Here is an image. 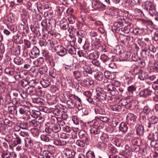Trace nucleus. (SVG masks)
Instances as JSON below:
<instances>
[{"label":"nucleus","mask_w":158,"mask_h":158,"mask_svg":"<svg viewBox=\"0 0 158 158\" xmlns=\"http://www.w3.org/2000/svg\"><path fill=\"white\" fill-rule=\"evenodd\" d=\"M96 95L93 98L94 100L97 102H103L106 100L107 94L101 87L96 89Z\"/></svg>","instance_id":"1"},{"label":"nucleus","mask_w":158,"mask_h":158,"mask_svg":"<svg viewBox=\"0 0 158 158\" xmlns=\"http://www.w3.org/2000/svg\"><path fill=\"white\" fill-rule=\"evenodd\" d=\"M91 135V139L94 142L98 140L101 132L99 126L93 127L89 129Z\"/></svg>","instance_id":"2"},{"label":"nucleus","mask_w":158,"mask_h":158,"mask_svg":"<svg viewBox=\"0 0 158 158\" xmlns=\"http://www.w3.org/2000/svg\"><path fill=\"white\" fill-rule=\"evenodd\" d=\"M41 78L42 79L40 83L43 87L46 88L50 85L51 79L48 75H44V76Z\"/></svg>","instance_id":"3"},{"label":"nucleus","mask_w":158,"mask_h":158,"mask_svg":"<svg viewBox=\"0 0 158 158\" xmlns=\"http://www.w3.org/2000/svg\"><path fill=\"white\" fill-rule=\"evenodd\" d=\"M116 149L113 145L111 144L108 145V151L110 153L112 154L110 155L109 156L110 158H122V157L113 154L116 152Z\"/></svg>","instance_id":"4"},{"label":"nucleus","mask_w":158,"mask_h":158,"mask_svg":"<svg viewBox=\"0 0 158 158\" xmlns=\"http://www.w3.org/2000/svg\"><path fill=\"white\" fill-rule=\"evenodd\" d=\"M119 103L123 107V109L124 107L127 109H129L131 107V102L127 98L121 99Z\"/></svg>","instance_id":"5"},{"label":"nucleus","mask_w":158,"mask_h":158,"mask_svg":"<svg viewBox=\"0 0 158 158\" xmlns=\"http://www.w3.org/2000/svg\"><path fill=\"white\" fill-rule=\"evenodd\" d=\"M72 94H69L68 96V99L67 102V107L70 109L74 108L76 105L74 98Z\"/></svg>","instance_id":"6"},{"label":"nucleus","mask_w":158,"mask_h":158,"mask_svg":"<svg viewBox=\"0 0 158 158\" xmlns=\"http://www.w3.org/2000/svg\"><path fill=\"white\" fill-rule=\"evenodd\" d=\"M56 53L60 56H63L66 53V50L61 45H58L55 47Z\"/></svg>","instance_id":"7"},{"label":"nucleus","mask_w":158,"mask_h":158,"mask_svg":"<svg viewBox=\"0 0 158 158\" xmlns=\"http://www.w3.org/2000/svg\"><path fill=\"white\" fill-rule=\"evenodd\" d=\"M102 141H100L98 143V147L102 150H105L107 147V144L106 142H107L109 139L108 138L104 139L103 136L101 137Z\"/></svg>","instance_id":"8"},{"label":"nucleus","mask_w":158,"mask_h":158,"mask_svg":"<svg viewBox=\"0 0 158 158\" xmlns=\"http://www.w3.org/2000/svg\"><path fill=\"white\" fill-rule=\"evenodd\" d=\"M152 92L150 88L145 89L141 90L139 93V95L140 97L143 98H147L150 96Z\"/></svg>","instance_id":"9"},{"label":"nucleus","mask_w":158,"mask_h":158,"mask_svg":"<svg viewBox=\"0 0 158 158\" xmlns=\"http://www.w3.org/2000/svg\"><path fill=\"white\" fill-rule=\"evenodd\" d=\"M136 116L132 113H129L126 117V121L128 124H134L136 120Z\"/></svg>","instance_id":"10"},{"label":"nucleus","mask_w":158,"mask_h":158,"mask_svg":"<svg viewBox=\"0 0 158 158\" xmlns=\"http://www.w3.org/2000/svg\"><path fill=\"white\" fill-rule=\"evenodd\" d=\"M40 54V51L39 49L36 47H34L33 48L31 52L29 53V55L30 57L34 59L38 56Z\"/></svg>","instance_id":"11"},{"label":"nucleus","mask_w":158,"mask_h":158,"mask_svg":"<svg viewBox=\"0 0 158 158\" xmlns=\"http://www.w3.org/2000/svg\"><path fill=\"white\" fill-rule=\"evenodd\" d=\"M93 84L94 81L88 78H85L81 82V85L85 87H89Z\"/></svg>","instance_id":"12"},{"label":"nucleus","mask_w":158,"mask_h":158,"mask_svg":"<svg viewBox=\"0 0 158 158\" xmlns=\"http://www.w3.org/2000/svg\"><path fill=\"white\" fill-rule=\"evenodd\" d=\"M148 47L147 48L145 49H141V55L143 57L147 58L148 56H149V58L151 59L154 58V56L151 54H150V50L148 49Z\"/></svg>","instance_id":"13"},{"label":"nucleus","mask_w":158,"mask_h":158,"mask_svg":"<svg viewBox=\"0 0 158 158\" xmlns=\"http://www.w3.org/2000/svg\"><path fill=\"white\" fill-rule=\"evenodd\" d=\"M25 146L28 149L31 150L33 148L34 141L30 138L26 137L24 139Z\"/></svg>","instance_id":"14"},{"label":"nucleus","mask_w":158,"mask_h":158,"mask_svg":"<svg viewBox=\"0 0 158 158\" xmlns=\"http://www.w3.org/2000/svg\"><path fill=\"white\" fill-rule=\"evenodd\" d=\"M18 112L21 114H30V109L29 108L24 107H19L17 106Z\"/></svg>","instance_id":"15"},{"label":"nucleus","mask_w":158,"mask_h":158,"mask_svg":"<svg viewBox=\"0 0 158 158\" xmlns=\"http://www.w3.org/2000/svg\"><path fill=\"white\" fill-rule=\"evenodd\" d=\"M66 47V51H67L71 55L76 54V50L74 47L71 45L70 43L68 42L67 45H65Z\"/></svg>","instance_id":"16"},{"label":"nucleus","mask_w":158,"mask_h":158,"mask_svg":"<svg viewBox=\"0 0 158 158\" xmlns=\"http://www.w3.org/2000/svg\"><path fill=\"white\" fill-rule=\"evenodd\" d=\"M76 152L73 150L68 148H66L64 150V154L68 158H73L75 155Z\"/></svg>","instance_id":"17"},{"label":"nucleus","mask_w":158,"mask_h":158,"mask_svg":"<svg viewBox=\"0 0 158 158\" xmlns=\"http://www.w3.org/2000/svg\"><path fill=\"white\" fill-rule=\"evenodd\" d=\"M137 134L139 136H143L144 134V129L143 127L141 125L137 124L135 126Z\"/></svg>","instance_id":"18"},{"label":"nucleus","mask_w":158,"mask_h":158,"mask_svg":"<svg viewBox=\"0 0 158 158\" xmlns=\"http://www.w3.org/2000/svg\"><path fill=\"white\" fill-rule=\"evenodd\" d=\"M8 111L10 114H13L14 115H17L18 114L17 106H9L8 108Z\"/></svg>","instance_id":"19"},{"label":"nucleus","mask_w":158,"mask_h":158,"mask_svg":"<svg viewBox=\"0 0 158 158\" xmlns=\"http://www.w3.org/2000/svg\"><path fill=\"white\" fill-rule=\"evenodd\" d=\"M32 102L36 104L38 106L44 105V101L43 99L40 98H32Z\"/></svg>","instance_id":"20"},{"label":"nucleus","mask_w":158,"mask_h":158,"mask_svg":"<svg viewBox=\"0 0 158 158\" xmlns=\"http://www.w3.org/2000/svg\"><path fill=\"white\" fill-rule=\"evenodd\" d=\"M119 129L120 131L123 133H125L127 131L128 127L125 123L122 122L119 125Z\"/></svg>","instance_id":"21"},{"label":"nucleus","mask_w":158,"mask_h":158,"mask_svg":"<svg viewBox=\"0 0 158 158\" xmlns=\"http://www.w3.org/2000/svg\"><path fill=\"white\" fill-rule=\"evenodd\" d=\"M60 26L61 27L64 29L66 30L69 27V24L67 20L63 19L60 21Z\"/></svg>","instance_id":"22"},{"label":"nucleus","mask_w":158,"mask_h":158,"mask_svg":"<svg viewBox=\"0 0 158 158\" xmlns=\"http://www.w3.org/2000/svg\"><path fill=\"white\" fill-rule=\"evenodd\" d=\"M124 77L125 78L127 81L129 82L132 81L135 78L134 74H132L131 73L128 72L125 73Z\"/></svg>","instance_id":"23"},{"label":"nucleus","mask_w":158,"mask_h":158,"mask_svg":"<svg viewBox=\"0 0 158 158\" xmlns=\"http://www.w3.org/2000/svg\"><path fill=\"white\" fill-rule=\"evenodd\" d=\"M138 77L141 80H144L148 78V74L147 73L142 72H140L136 74Z\"/></svg>","instance_id":"24"},{"label":"nucleus","mask_w":158,"mask_h":158,"mask_svg":"<svg viewBox=\"0 0 158 158\" xmlns=\"http://www.w3.org/2000/svg\"><path fill=\"white\" fill-rule=\"evenodd\" d=\"M7 87V85L3 82L0 81V94H3L6 92Z\"/></svg>","instance_id":"25"},{"label":"nucleus","mask_w":158,"mask_h":158,"mask_svg":"<svg viewBox=\"0 0 158 158\" xmlns=\"http://www.w3.org/2000/svg\"><path fill=\"white\" fill-rule=\"evenodd\" d=\"M42 134L40 136V138L41 139L45 142H48L51 140V136L50 135V134Z\"/></svg>","instance_id":"26"},{"label":"nucleus","mask_w":158,"mask_h":158,"mask_svg":"<svg viewBox=\"0 0 158 158\" xmlns=\"http://www.w3.org/2000/svg\"><path fill=\"white\" fill-rule=\"evenodd\" d=\"M111 109L113 111L119 112L122 110L123 107L120 105L119 103L111 106Z\"/></svg>","instance_id":"27"},{"label":"nucleus","mask_w":158,"mask_h":158,"mask_svg":"<svg viewBox=\"0 0 158 158\" xmlns=\"http://www.w3.org/2000/svg\"><path fill=\"white\" fill-rule=\"evenodd\" d=\"M104 76L106 79H112L115 77L114 73L110 71H106L104 73Z\"/></svg>","instance_id":"28"},{"label":"nucleus","mask_w":158,"mask_h":158,"mask_svg":"<svg viewBox=\"0 0 158 158\" xmlns=\"http://www.w3.org/2000/svg\"><path fill=\"white\" fill-rule=\"evenodd\" d=\"M47 67L45 66L40 67L39 68L38 71L41 75V77L44 76V75H47L46 73L47 72Z\"/></svg>","instance_id":"29"},{"label":"nucleus","mask_w":158,"mask_h":158,"mask_svg":"<svg viewBox=\"0 0 158 158\" xmlns=\"http://www.w3.org/2000/svg\"><path fill=\"white\" fill-rule=\"evenodd\" d=\"M53 143L56 145L61 146L66 145V142L63 140H60L57 139L54 140Z\"/></svg>","instance_id":"30"},{"label":"nucleus","mask_w":158,"mask_h":158,"mask_svg":"<svg viewBox=\"0 0 158 158\" xmlns=\"http://www.w3.org/2000/svg\"><path fill=\"white\" fill-rule=\"evenodd\" d=\"M27 93L29 95H32L36 93V89L33 86H28L26 89Z\"/></svg>","instance_id":"31"},{"label":"nucleus","mask_w":158,"mask_h":158,"mask_svg":"<svg viewBox=\"0 0 158 158\" xmlns=\"http://www.w3.org/2000/svg\"><path fill=\"white\" fill-rule=\"evenodd\" d=\"M96 119H98L103 123H107L110 120V119L108 118L107 117L104 115H97L95 117Z\"/></svg>","instance_id":"32"},{"label":"nucleus","mask_w":158,"mask_h":158,"mask_svg":"<svg viewBox=\"0 0 158 158\" xmlns=\"http://www.w3.org/2000/svg\"><path fill=\"white\" fill-rule=\"evenodd\" d=\"M52 130L53 132H58L61 130V127L59 125H54L50 126L49 128Z\"/></svg>","instance_id":"33"},{"label":"nucleus","mask_w":158,"mask_h":158,"mask_svg":"<svg viewBox=\"0 0 158 158\" xmlns=\"http://www.w3.org/2000/svg\"><path fill=\"white\" fill-rule=\"evenodd\" d=\"M5 73L10 76L13 75L15 73V71L14 69L10 67H6L4 70Z\"/></svg>","instance_id":"34"},{"label":"nucleus","mask_w":158,"mask_h":158,"mask_svg":"<svg viewBox=\"0 0 158 158\" xmlns=\"http://www.w3.org/2000/svg\"><path fill=\"white\" fill-rule=\"evenodd\" d=\"M99 55L100 53L98 51H95L90 54L89 55V57L90 59L92 60L97 59L99 57Z\"/></svg>","instance_id":"35"},{"label":"nucleus","mask_w":158,"mask_h":158,"mask_svg":"<svg viewBox=\"0 0 158 158\" xmlns=\"http://www.w3.org/2000/svg\"><path fill=\"white\" fill-rule=\"evenodd\" d=\"M123 25V23L121 21L115 22L114 23L112 27V28L116 31L118 28L121 27Z\"/></svg>","instance_id":"36"},{"label":"nucleus","mask_w":158,"mask_h":158,"mask_svg":"<svg viewBox=\"0 0 158 158\" xmlns=\"http://www.w3.org/2000/svg\"><path fill=\"white\" fill-rule=\"evenodd\" d=\"M94 77L96 79L100 81L104 78V75L102 73L99 71L94 74Z\"/></svg>","instance_id":"37"},{"label":"nucleus","mask_w":158,"mask_h":158,"mask_svg":"<svg viewBox=\"0 0 158 158\" xmlns=\"http://www.w3.org/2000/svg\"><path fill=\"white\" fill-rule=\"evenodd\" d=\"M136 90V88L133 85H131L127 88V90L129 93L128 95L129 97H132L133 93Z\"/></svg>","instance_id":"38"},{"label":"nucleus","mask_w":158,"mask_h":158,"mask_svg":"<svg viewBox=\"0 0 158 158\" xmlns=\"http://www.w3.org/2000/svg\"><path fill=\"white\" fill-rule=\"evenodd\" d=\"M40 124V123L35 119L32 120L29 122V126L31 127H36Z\"/></svg>","instance_id":"39"},{"label":"nucleus","mask_w":158,"mask_h":158,"mask_svg":"<svg viewBox=\"0 0 158 158\" xmlns=\"http://www.w3.org/2000/svg\"><path fill=\"white\" fill-rule=\"evenodd\" d=\"M149 14L153 17V19L158 21V13L156 11V10H154V11H150Z\"/></svg>","instance_id":"40"},{"label":"nucleus","mask_w":158,"mask_h":158,"mask_svg":"<svg viewBox=\"0 0 158 158\" xmlns=\"http://www.w3.org/2000/svg\"><path fill=\"white\" fill-rule=\"evenodd\" d=\"M95 112L97 115H104L105 113V112L100 107L95 109Z\"/></svg>","instance_id":"41"},{"label":"nucleus","mask_w":158,"mask_h":158,"mask_svg":"<svg viewBox=\"0 0 158 158\" xmlns=\"http://www.w3.org/2000/svg\"><path fill=\"white\" fill-rule=\"evenodd\" d=\"M14 62L17 65H20L23 63V60L19 57L17 56L14 59Z\"/></svg>","instance_id":"42"},{"label":"nucleus","mask_w":158,"mask_h":158,"mask_svg":"<svg viewBox=\"0 0 158 158\" xmlns=\"http://www.w3.org/2000/svg\"><path fill=\"white\" fill-rule=\"evenodd\" d=\"M45 131L46 132L50 133V135L51 136V139L53 138L54 140L55 139H56L58 138L59 135L58 132H53L52 133H51V132L48 131V129H46Z\"/></svg>","instance_id":"43"},{"label":"nucleus","mask_w":158,"mask_h":158,"mask_svg":"<svg viewBox=\"0 0 158 158\" xmlns=\"http://www.w3.org/2000/svg\"><path fill=\"white\" fill-rule=\"evenodd\" d=\"M82 68L83 69V71L85 72L86 73L91 74L92 73V71L90 67L87 65L82 66Z\"/></svg>","instance_id":"44"},{"label":"nucleus","mask_w":158,"mask_h":158,"mask_svg":"<svg viewBox=\"0 0 158 158\" xmlns=\"http://www.w3.org/2000/svg\"><path fill=\"white\" fill-rule=\"evenodd\" d=\"M44 62V59L42 57L38 58L35 61V64L37 66H39L42 64Z\"/></svg>","instance_id":"45"},{"label":"nucleus","mask_w":158,"mask_h":158,"mask_svg":"<svg viewBox=\"0 0 158 158\" xmlns=\"http://www.w3.org/2000/svg\"><path fill=\"white\" fill-rule=\"evenodd\" d=\"M20 76L21 77V79L23 80L27 78L28 76V73L27 71L25 70H23L20 73Z\"/></svg>","instance_id":"46"},{"label":"nucleus","mask_w":158,"mask_h":158,"mask_svg":"<svg viewBox=\"0 0 158 158\" xmlns=\"http://www.w3.org/2000/svg\"><path fill=\"white\" fill-rule=\"evenodd\" d=\"M11 153L8 151H3L2 153L1 156L2 158H10Z\"/></svg>","instance_id":"47"},{"label":"nucleus","mask_w":158,"mask_h":158,"mask_svg":"<svg viewBox=\"0 0 158 158\" xmlns=\"http://www.w3.org/2000/svg\"><path fill=\"white\" fill-rule=\"evenodd\" d=\"M78 136L80 138H85L87 139V134L86 132L84 130H81L78 133Z\"/></svg>","instance_id":"48"},{"label":"nucleus","mask_w":158,"mask_h":158,"mask_svg":"<svg viewBox=\"0 0 158 158\" xmlns=\"http://www.w3.org/2000/svg\"><path fill=\"white\" fill-rule=\"evenodd\" d=\"M143 111L147 115L151 114L152 112L151 110L148 105H146L144 107Z\"/></svg>","instance_id":"49"},{"label":"nucleus","mask_w":158,"mask_h":158,"mask_svg":"<svg viewBox=\"0 0 158 158\" xmlns=\"http://www.w3.org/2000/svg\"><path fill=\"white\" fill-rule=\"evenodd\" d=\"M95 157L94 153L91 151H88L86 154V158H95Z\"/></svg>","instance_id":"50"},{"label":"nucleus","mask_w":158,"mask_h":158,"mask_svg":"<svg viewBox=\"0 0 158 158\" xmlns=\"http://www.w3.org/2000/svg\"><path fill=\"white\" fill-rule=\"evenodd\" d=\"M149 122L152 124H156L158 122V118L155 116H153L149 118Z\"/></svg>","instance_id":"51"},{"label":"nucleus","mask_w":158,"mask_h":158,"mask_svg":"<svg viewBox=\"0 0 158 158\" xmlns=\"http://www.w3.org/2000/svg\"><path fill=\"white\" fill-rule=\"evenodd\" d=\"M73 75L75 79H77L81 77L82 76L81 73L78 70L73 72Z\"/></svg>","instance_id":"52"},{"label":"nucleus","mask_w":158,"mask_h":158,"mask_svg":"<svg viewBox=\"0 0 158 158\" xmlns=\"http://www.w3.org/2000/svg\"><path fill=\"white\" fill-rule=\"evenodd\" d=\"M90 63L91 65H93L95 66H96L98 67H100V63L99 60H97V59L92 60L91 61Z\"/></svg>","instance_id":"53"},{"label":"nucleus","mask_w":158,"mask_h":158,"mask_svg":"<svg viewBox=\"0 0 158 158\" xmlns=\"http://www.w3.org/2000/svg\"><path fill=\"white\" fill-rule=\"evenodd\" d=\"M29 123H20L19 127L23 129L27 130L29 127Z\"/></svg>","instance_id":"54"},{"label":"nucleus","mask_w":158,"mask_h":158,"mask_svg":"<svg viewBox=\"0 0 158 158\" xmlns=\"http://www.w3.org/2000/svg\"><path fill=\"white\" fill-rule=\"evenodd\" d=\"M6 126L4 124L3 119L0 118V131H4L6 129Z\"/></svg>","instance_id":"55"},{"label":"nucleus","mask_w":158,"mask_h":158,"mask_svg":"<svg viewBox=\"0 0 158 158\" xmlns=\"http://www.w3.org/2000/svg\"><path fill=\"white\" fill-rule=\"evenodd\" d=\"M21 47L18 46L13 50L14 54L16 55H19L20 54Z\"/></svg>","instance_id":"56"},{"label":"nucleus","mask_w":158,"mask_h":158,"mask_svg":"<svg viewBox=\"0 0 158 158\" xmlns=\"http://www.w3.org/2000/svg\"><path fill=\"white\" fill-rule=\"evenodd\" d=\"M64 10V6H59L56 8V10L59 15H61Z\"/></svg>","instance_id":"57"},{"label":"nucleus","mask_w":158,"mask_h":158,"mask_svg":"<svg viewBox=\"0 0 158 158\" xmlns=\"http://www.w3.org/2000/svg\"><path fill=\"white\" fill-rule=\"evenodd\" d=\"M131 148L133 151L137 152L140 149L139 146L138 145H131Z\"/></svg>","instance_id":"58"},{"label":"nucleus","mask_w":158,"mask_h":158,"mask_svg":"<svg viewBox=\"0 0 158 158\" xmlns=\"http://www.w3.org/2000/svg\"><path fill=\"white\" fill-rule=\"evenodd\" d=\"M73 66L71 65H66L64 68V70L67 73L73 71Z\"/></svg>","instance_id":"59"},{"label":"nucleus","mask_w":158,"mask_h":158,"mask_svg":"<svg viewBox=\"0 0 158 158\" xmlns=\"http://www.w3.org/2000/svg\"><path fill=\"white\" fill-rule=\"evenodd\" d=\"M99 1H98L94 0L91 2L92 7L94 9H98V6L99 4Z\"/></svg>","instance_id":"60"},{"label":"nucleus","mask_w":158,"mask_h":158,"mask_svg":"<svg viewBox=\"0 0 158 158\" xmlns=\"http://www.w3.org/2000/svg\"><path fill=\"white\" fill-rule=\"evenodd\" d=\"M88 124L90 126L96 127L98 126L99 122L96 119H94L92 121L89 122Z\"/></svg>","instance_id":"61"},{"label":"nucleus","mask_w":158,"mask_h":158,"mask_svg":"<svg viewBox=\"0 0 158 158\" xmlns=\"http://www.w3.org/2000/svg\"><path fill=\"white\" fill-rule=\"evenodd\" d=\"M100 42L98 39H96L94 41L93 45L95 49L97 48L101 44H100Z\"/></svg>","instance_id":"62"},{"label":"nucleus","mask_w":158,"mask_h":158,"mask_svg":"<svg viewBox=\"0 0 158 158\" xmlns=\"http://www.w3.org/2000/svg\"><path fill=\"white\" fill-rule=\"evenodd\" d=\"M76 143L78 146L83 147L85 146V143L83 140H78L76 142Z\"/></svg>","instance_id":"63"},{"label":"nucleus","mask_w":158,"mask_h":158,"mask_svg":"<svg viewBox=\"0 0 158 158\" xmlns=\"http://www.w3.org/2000/svg\"><path fill=\"white\" fill-rule=\"evenodd\" d=\"M77 37L84 38L85 35V32L83 30H80L76 32Z\"/></svg>","instance_id":"64"}]
</instances>
